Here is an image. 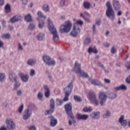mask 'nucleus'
Returning a JSON list of instances; mask_svg holds the SVG:
<instances>
[{
	"mask_svg": "<svg viewBox=\"0 0 130 130\" xmlns=\"http://www.w3.org/2000/svg\"><path fill=\"white\" fill-rule=\"evenodd\" d=\"M119 122L120 123L122 126H126L127 122L126 120H124V116H121L119 119Z\"/></svg>",
	"mask_w": 130,
	"mask_h": 130,
	"instance_id": "nucleus-20",
	"label": "nucleus"
},
{
	"mask_svg": "<svg viewBox=\"0 0 130 130\" xmlns=\"http://www.w3.org/2000/svg\"><path fill=\"white\" fill-rule=\"evenodd\" d=\"M38 16L39 17L38 18L40 19L41 20H45V19H46V16H44L43 13L41 11L38 12Z\"/></svg>",
	"mask_w": 130,
	"mask_h": 130,
	"instance_id": "nucleus-31",
	"label": "nucleus"
},
{
	"mask_svg": "<svg viewBox=\"0 0 130 130\" xmlns=\"http://www.w3.org/2000/svg\"><path fill=\"white\" fill-rule=\"evenodd\" d=\"M21 1L23 5H27V3H28V0H21Z\"/></svg>",
	"mask_w": 130,
	"mask_h": 130,
	"instance_id": "nucleus-59",
	"label": "nucleus"
},
{
	"mask_svg": "<svg viewBox=\"0 0 130 130\" xmlns=\"http://www.w3.org/2000/svg\"><path fill=\"white\" fill-rule=\"evenodd\" d=\"M36 20H38L39 23H38V27L40 29H43V27H44V20L43 19H40L38 18H36Z\"/></svg>",
	"mask_w": 130,
	"mask_h": 130,
	"instance_id": "nucleus-24",
	"label": "nucleus"
},
{
	"mask_svg": "<svg viewBox=\"0 0 130 130\" xmlns=\"http://www.w3.org/2000/svg\"><path fill=\"white\" fill-rule=\"evenodd\" d=\"M18 50H23V46L21 44V43H19L18 45Z\"/></svg>",
	"mask_w": 130,
	"mask_h": 130,
	"instance_id": "nucleus-51",
	"label": "nucleus"
},
{
	"mask_svg": "<svg viewBox=\"0 0 130 130\" xmlns=\"http://www.w3.org/2000/svg\"><path fill=\"white\" fill-rule=\"evenodd\" d=\"M116 97H117V94L113 92H110L108 94V98H109V99H111L112 100H113V99H115Z\"/></svg>",
	"mask_w": 130,
	"mask_h": 130,
	"instance_id": "nucleus-26",
	"label": "nucleus"
},
{
	"mask_svg": "<svg viewBox=\"0 0 130 130\" xmlns=\"http://www.w3.org/2000/svg\"><path fill=\"white\" fill-rule=\"evenodd\" d=\"M21 94H22V90H19L17 91V96H21Z\"/></svg>",
	"mask_w": 130,
	"mask_h": 130,
	"instance_id": "nucleus-57",
	"label": "nucleus"
},
{
	"mask_svg": "<svg viewBox=\"0 0 130 130\" xmlns=\"http://www.w3.org/2000/svg\"><path fill=\"white\" fill-rule=\"evenodd\" d=\"M14 82H15V83L14 89V90H18V88L20 87L21 83H20V82L18 81V80H16Z\"/></svg>",
	"mask_w": 130,
	"mask_h": 130,
	"instance_id": "nucleus-41",
	"label": "nucleus"
},
{
	"mask_svg": "<svg viewBox=\"0 0 130 130\" xmlns=\"http://www.w3.org/2000/svg\"><path fill=\"white\" fill-rule=\"evenodd\" d=\"M27 63L28 66H34L36 63V60L29 59L27 60Z\"/></svg>",
	"mask_w": 130,
	"mask_h": 130,
	"instance_id": "nucleus-37",
	"label": "nucleus"
},
{
	"mask_svg": "<svg viewBox=\"0 0 130 130\" xmlns=\"http://www.w3.org/2000/svg\"><path fill=\"white\" fill-rule=\"evenodd\" d=\"M65 4H66V0H61L60 1V6H61V7H63Z\"/></svg>",
	"mask_w": 130,
	"mask_h": 130,
	"instance_id": "nucleus-52",
	"label": "nucleus"
},
{
	"mask_svg": "<svg viewBox=\"0 0 130 130\" xmlns=\"http://www.w3.org/2000/svg\"><path fill=\"white\" fill-rule=\"evenodd\" d=\"M106 7L107 8L106 12L107 17L110 19L111 21L114 20L115 19V13H114V10H113L112 7H111V3H110L109 2H107Z\"/></svg>",
	"mask_w": 130,
	"mask_h": 130,
	"instance_id": "nucleus-3",
	"label": "nucleus"
},
{
	"mask_svg": "<svg viewBox=\"0 0 130 130\" xmlns=\"http://www.w3.org/2000/svg\"><path fill=\"white\" fill-rule=\"evenodd\" d=\"M43 60L48 66H55V61L52 59L51 58L47 55H44Z\"/></svg>",
	"mask_w": 130,
	"mask_h": 130,
	"instance_id": "nucleus-10",
	"label": "nucleus"
},
{
	"mask_svg": "<svg viewBox=\"0 0 130 130\" xmlns=\"http://www.w3.org/2000/svg\"><path fill=\"white\" fill-rule=\"evenodd\" d=\"M111 52L112 54H115L116 53V48L115 47H112Z\"/></svg>",
	"mask_w": 130,
	"mask_h": 130,
	"instance_id": "nucleus-49",
	"label": "nucleus"
},
{
	"mask_svg": "<svg viewBox=\"0 0 130 130\" xmlns=\"http://www.w3.org/2000/svg\"><path fill=\"white\" fill-rule=\"evenodd\" d=\"M76 117L78 120H87L89 116L88 115H82L80 113H77L76 115Z\"/></svg>",
	"mask_w": 130,
	"mask_h": 130,
	"instance_id": "nucleus-14",
	"label": "nucleus"
},
{
	"mask_svg": "<svg viewBox=\"0 0 130 130\" xmlns=\"http://www.w3.org/2000/svg\"><path fill=\"white\" fill-rule=\"evenodd\" d=\"M96 64L98 67H99V68H101V69H102L103 70H105V67H104V65L102 64L101 62H98Z\"/></svg>",
	"mask_w": 130,
	"mask_h": 130,
	"instance_id": "nucleus-47",
	"label": "nucleus"
},
{
	"mask_svg": "<svg viewBox=\"0 0 130 130\" xmlns=\"http://www.w3.org/2000/svg\"><path fill=\"white\" fill-rule=\"evenodd\" d=\"M48 28L51 33L53 34V40L54 41H57L59 39V36L56 31V29L54 27L53 23L50 21V19H48Z\"/></svg>",
	"mask_w": 130,
	"mask_h": 130,
	"instance_id": "nucleus-2",
	"label": "nucleus"
},
{
	"mask_svg": "<svg viewBox=\"0 0 130 130\" xmlns=\"http://www.w3.org/2000/svg\"><path fill=\"white\" fill-rule=\"evenodd\" d=\"M19 77L21 81L24 82V83H27L29 81V75L27 74L24 75L22 73H20Z\"/></svg>",
	"mask_w": 130,
	"mask_h": 130,
	"instance_id": "nucleus-16",
	"label": "nucleus"
},
{
	"mask_svg": "<svg viewBox=\"0 0 130 130\" xmlns=\"http://www.w3.org/2000/svg\"><path fill=\"white\" fill-rule=\"evenodd\" d=\"M5 4V1L4 0H0V6H3Z\"/></svg>",
	"mask_w": 130,
	"mask_h": 130,
	"instance_id": "nucleus-63",
	"label": "nucleus"
},
{
	"mask_svg": "<svg viewBox=\"0 0 130 130\" xmlns=\"http://www.w3.org/2000/svg\"><path fill=\"white\" fill-rule=\"evenodd\" d=\"M84 8L89 10L91 8V4L88 2H85L83 3Z\"/></svg>",
	"mask_w": 130,
	"mask_h": 130,
	"instance_id": "nucleus-38",
	"label": "nucleus"
},
{
	"mask_svg": "<svg viewBox=\"0 0 130 130\" xmlns=\"http://www.w3.org/2000/svg\"><path fill=\"white\" fill-rule=\"evenodd\" d=\"M5 13L9 14L11 12V6L9 4H7L5 7Z\"/></svg>",
	"mask_w": 130,
	"mask_h": 130,
	"instance_id": "nucleus-34",
	"label": "nucleus"
},
{
	"mask_svg": "<svg viewBox=\"0 0 130 130\" xmlns=\"http://www.w3.org/2000/svg\"><path fill=\"white\" fill-rule=\"evenodd\" d=\"M125 67L127 69V70H130V61H128L125 63Z\"/></svg>",
	"mask_w": 130,
	"mask_h": 130,
	"instance_id": "nucleus-48",
	"label": "nucleus"
},
{
	"mask_svg": "<svg viewBox=\"0 0 130 130\" xmlns=\"http://www.w3.org/2000/svg\"><path fill=\"white\" fill-rule=\"evenodd\" d=\"M104 81H105V83H107V84L110 83V82H111L110 80L107 79V78H105Z\"/></svg>",
	"mask_w": 130,
	"mask_h": 130,
	"instance_id": "nucleus-58",
	"label": "nucleus"
},
{
	"mask_svg": "<svg viewBox=\"0 0 130 130\" xmlns=\"http://www.w3.org/2000/svg\"><path fill=\"white\" fill-rule=\"evenodd\" d=\"M104 46L105 47H109V43H106V44H104Z\"/></svg>",
	"mask_w": 130,
	"mask_h": 130,
	"instance_id": "nucleus-64",
	"label": "nucleus"
},
{
	"mask_svg": "<svg viewBox=\"0 0 130 130\" xmlns=\"http://www.w3.org/2000/svg\"><path fill=\"white\" fill-rule=\"evenodd\" d=\"M83 24H84V22L81 20H78L76 22V23L74 24V29L75 28H79V25H80L81 26H82V25H83Z\"/></svg>",
	"mask_w": 130,
	"mask_h": 130,
	"instance_id": "nucleus-33",
	"label": "nucleus"
},
{
	"mask_svg": "<svg viewBox=\"0 0 130 130\" xmlns=\"http://www.w3.org/2000/svg\"><path fill=\"white\" fill-rule=\"evenodd\" d=\"M74 99L76 102H82V99L80 96L75 95L74 96Z\"/></svg>",
	"mask_w": 130,
	"mask_h": 130,
	"instance_id": "nucleus-39",
	"label": "nucleus"
},
{
	"mask_svg": "<svg viewBox=\"0 0 130 130\" xmlns=\"http://www.w3.org/2000/svg\"><path fill=\"white\" fill-rule=\"evenodd\" d=\"M88 96L89 97V100L92 101L96 106L99 105V101L96 98V93L94 91H90L88 93Z\"/></svg>",
	"mask_w": 130,
	"mask_h": 130,
	"instance_id": "nucleus-9",
	"label": "nucleus"
},
{
	"mask_svg": "<svg viewBox=\"0 0 130 130\" xmlns=\"http://www.w3.org/2000/svg\"><path fill=\"white\" fill-rule=\"evenodd\" d=\"M111 115V113L110 112V111H106L105 114H103V118H109V117Z\"/></svg>",
	"mask_w": 130,
	"mask_h": 130,
	"instance_id": "nucleus-35",
	"label": "nucleus"
},
{
	"mask_svg": "<svg viewBox=\"0 0 130 130\" xmlns=\"http://www.w3.org/2000/svg\"><path fill=\"white\" fill-rule=\"evenodd\" d=\"M29 130H36V127L35 126H30L28 127Z\"/></svg>",
	"mask_w": 130,
	"mask_h": 130,
	"instance_id": "nucleus-55",
	"label": "nucleus"
},
{
	"mask_svg": "<svg viewBox=\"0 0 130 130\" xmlns=\"http://www.w3.org/2000/svg\"><path fill=\"white\" fill-rule=\"evenodd\" d=\"M28 29L29 30H34L35 29V24L34 23H30L28 26Z\"/></svg>",
	"mask_w": 130,
	"mask_h": 130,
	"instance_id": "nucleus-45",
	"label": "nucleus"
},
{
	"mask_svg": "<svg viewBox=\"0 0 130 130\" xmlns=\"http://www.w3.org/2000/svg\"><path fill=\"white\" fill-rule=\"evenodd\" d=\"M93 110V109H92V108H91V107L89 108H87V107H84L83 109V111H84V112H92Z\"/></svg>",
	"mask_w": 130,
	"mask_h": 130,
	"instance_id": "nucleus-43",
	"label": "nucleus"
},
{
	"mask_svg": "<svg viewBox=\"0 0 130 130\" xmlns=\"http://www.w3.org/2000/svg\"><path fill=\"white\" fill-rule=\"evenodd\" d=\"M6 122L7 124L8 128H10V129H14L15 128V124L13 120L6 119Z\"/></svg>",
	"mask_w": 130,
	"mask_h": 130,
	"instance_id": "nucleus-13",
	"label": "nucleus"
},
{
	"mask_svg": "<svg viewBox=\"0 0 130 130\" xmlns=\"http://www.w3.org/2000/svg\"><path fill=\"white\" fill-rule=\"evenodd\" d=\"M4 46V42L0 39V47H3Z\"/></svg>",
	"mask_w": 130,
	"mask_h": 130,
	"instance_id": "nucleus-61",
	"label": "nucleus"
},
{
	"mask_svg": "<svg viewBox=\"0 0 130 130\" xmlns=\"http://www.w3.org/2000/svg\"><path fill=\"white\" fill-rule=\"evenodd\" d=\"M72 26H73V24L71 21L68 20L66 21L64 24H62L60 26V33H69L71 31V29H72Z\"/></svg>",
	"mask_w": 130,
	"mask_h": 130,
	"instance_id": "nucleus-4",
	"label": "nucleus"
},
{
	"mask_svg": "<svg viewBox=\"0 0 130 130\" xmlns=\"http://www.w3.org/2000/svg\"><path fill=\"white\" fill-rule=\"evenodd\" d=\"M30 76L31 77H34V76H35V70L34 69L30 70Z\"/></svg>",
	"mask_w": 130,
	"mask_h": 130,
	"instance_id": "nucleus-50",
	"label": "nucleus"
},
{
	"mask_svg": "<svg viewBox=\"0 0 130 130\" xmlns=\"http://www.w3.org/2000/svg\"><path fill=\"white\" fill-rule=\"evenodd\" d=\"M92 30L93 33H96V25L95 24L92 25Z\"/></svg>",
	"mask_w": 130,
	"mask_h": 130,
	"instance_id": "nucleus-56",
	"label": "nucleus"
},
{
	"mask_svg": "<svg viewBox=\"0 0 130 130\" xmlns=\"http://www.w3.org/2000/svg\"><path fill=\"white\" fill-rule=\"evenodd\" d=\"M49 118H50V126H55L57 123V120L55 119V118L52 116H51L49 117Z\"/></svg>",
	"mask_w": 130,
	"mask_h": 130,
	"instance_id": "nucleus-21",
	"label": "nucleus"
},
{
	"mask_svg": "<svg viewBox=\"0 0 130 130\" xmlns=\"http://www.w3.org/2000/svg\"><path fill=\"white\" fill-rule=\"evenodd\" d=\"M73 70L79 75V77H83L86 78H89L88 74L82 70L81 63H79L78 61L75 62Z\"/></svg>",
	"mask_w": 130,
	"mask_h": 130,
	"instance_id": "nucleus-1",
	"label": "nucleus"
},
{
	"mask_svg": "<svg viewBox=\"0 0 130 130\" xmlns=\"http://www.w3.org/2000/svg\"><path fill=\"white\" fill-rule=\"evenodd\" d=\"M81 32V29H80L79 27H75L74 28V26H73V29L71 32V35L72 36H73V37H76V36H78V34H79Z\"/></svg>",
	"mask_w": 130,
	"mask_h": 130,
	"instance_id": "nucleus-15",
	"label": "nucleus"
},
{
	"mask_svg": "<svg viewBox=\"0 0 130 130\" xmlns=\"http://www.w3.org/2000/svg\"><path fill=\"white\" fill-rule=\"evenodd\" d=\"M90 116H91V117H92V118H95V119H98V118H99V117H100V113H99V112L92 113L90 114Z\"/></svg>",
	"mask_w": 130,
	"mask_h": 130,
	"instance_id": "nucleus-28",
	"label": "nucleus"
},
{
	"mask_svg": "<svg viewBox=\"0 0 130 130\" xmlns=\"http://www.w3.org/2000/svg\"><path fill=\"white\" fill-rule=\"evenodd\" d=\"M89 81L92 85H94L95 86H99V85H101V82L98 80L89 79Z\"/></svg>",
	"mask_w": 130,
	"mask_h": 130,
	"instance_id": "nucleus-23",
	"label": "nucleus"
},
{
	"mask_svg": "<svg viewBox=\"0 0 130 130\" xmlns=\"http://www.w3.org/2000/svg\"><path fill=\"white\" fill-rule=\"evenodd\" d=\"M114 89L116 91H119L120 90H127V87L125 85L122 84L119 86L115 87Z\"/></svg>",
	"mask_w": 130,
	"mask_h": 130,
	"instance_id": "nucleus-25",
	"label": "nucleus"
},
{
	"mask_svg": "<svg viewBox=\"0 0 130 130\" xmlns=\"http://www.w3.org/2000/svg\"><path fill=\"white\" fill-rule=\"evenodd\" d=\"M22 19L23 17H22V16L20 15H15L10 18V21L12 23H17V22L22 20Z\"/></svg>",
	"mask_w": 130,
	"mask_h": 130,
	"instance_id": "nucleus-12",
	"label": "nucleus"
},
{
	"mask_svg": "<svg viewBox=\"0 0 130 130\" xmlns=\"http://www.w3.org/2000/svg\"><path fill=\"white\" fill-rule=\"evenodd\" d=\"M90 43H91V39L89 37L86 38L84 41V44L88 45V44H90Z\"/></svg>",
	"mask_w": 130,
	"mask_h": 130,
	"instance_id": "nucleus-44",
	"label": "nucleus"
},
{
	"mask_svg": "<svg viewBox=\"0 0 130 130\" xmlns=\"http://www.w3.org/2000/svg\"><path fill=\"white\" fill-rule=\"evenodd\" d=\"M45 37V34L43 32H40L39 33L36 37V39L39 41H42L44 40V38Z\"/></svg>",
	"mask_w": 130,
	"mask_h": 130,
	"instance_id": "nucleus-22",
	"label": "nucleus"
},
{
	"mask_svg": "<svg viewBox=\"0 0 130 130\" xmlns=\"http://www.w3.org/2000/svg\"><path fill=\"white\" fill-rule=\"evenodd\" d=\"M84 20L86 22H87V23H90V19L87 18H85V17H84Z\"/></svg>",
	"mask_w": 130,
	"mask_h": 130,
	"instance_id": "nucleus-62",
	"label": "nucleus"
},
{
	"mask_svg": "<svg viewBox=\"0 0 130 130\" xmlns=\"http://www.w3.org/2000/svg\"><path fill=\"white\" fill-rule=\"evenodd\" d=\"M63 100H61L60 99H56V105L58 106H60L62 104V102H63Z\"/></svg>",
	"mask_w": 130,
	"mask_h": 130,
	"instance_id": "nucleus-42",
	"label": "nucleus"
},
{
	"mask_svg": "<svg viewBox=\"0 0 130 130\" xmlns=\"http://www.w3.org/2000/svg\"><path fill=\"white\" fill-rule=\"evenodd\" d=\"M6 80V74L5 73H0V82L2 83Z\"/></svg>",
	"mask_w": 130,
	"mask_h": 130,
	"instance_id": "nucleus-40",
	"label": "nucleus"
},
{
	"mask_svg": "<svg viewBox=\"0 0 130 130\" xmlns=\"http://www.w3.org/2000/svg\"><path fill=\"white\" fill-rule=\"evenodd\" d=\"M44 89L45 91V96L46 98H49L50 95V89L49 87L47 85H44Z\"/></svg>",
	"mask_w": 130,
	"mask_h": 130,
	"instance_id": "nucleus-19",
	"label": "nucleus"
},
{
	"mask_svg": "<svg viewBox=\"0 0 130 130\" xmlns=\"http://www.w3.org/2000/svg\"><path fill=\"white\" fill-rule=\"evenodd\" d=\"M42 10L46 13L49 12L50 8L48 4H44L42 6Z\"/></svg>",
	"mask_w": 130,
	"mask_h": 130,
	"instance_id": "nucleus-29",
	"label": "nucleus"
},
{
	"mask_svg": "<svg viewBox=\"0 0 130 130\" xmlns=\"http://www.w3.org/2000/svg\"><path fill=\"white\" fill-rule=\"evenodd\" d=\"M95 24H96V25H98V26H100V25L101 24V20L100 19L96 20Z\"/></svg>",
	"mask_w": 130,
	"mask_h": 130,
	"instance_id": "nucleus-54",
	"label": "nucleus"
},
{
	"mask_svg": "<svg viewBox=\"0 0 130 130\" xmlns=\"http://www.w3.org/2000/svg\"><path fill=\"white\" fill-rule=\"evenodd\" d=\"M73 88H74L73 82H70L69 85H68L65 88H64L65 96L63 99V101L64 102L69 101V97L71 95V93H72Z\"/></svg>",
	"mask_w": 130,
	"mask_h": 130,
	"instance_id": "nucleus-5",
	"label": "nucleus"
},
{
	"mask_svg": "<svg viewBox=\"0 0 130 130\" xmlns=\"http://www.w3.org/2000/svg\"><path fill=\"white\" fill-rule=\"evenodd\" d=\"M108 95L105 92L101 91L99 94V99H100V104L101 106H104V103L107 101Z\"/></svg>",
	"mask_w": 130,
	"mask_h": 130,
	"instance_id": "nucleus-8",
	"label": "nucleus"
},
{
	"mask_svg": "<svg viewBox=\"0 0 130 130\" xmlns=\"http://www.w3.org/2000/svg\"><path fill=\"white\" fill-rule=\"evenodd\" d=\"M125 81L127 84H130V75L128 76L125 79Z\"/></svg>",
	"mask_w": 130,
	"mask_h": 130,
	"instance_id": "nucleus-53",
	"label": "nucleus"
},
{
	"mask_svg": "<svg viewBox=\"0 0 130 130\" xmlns=\"http://www.w3.org/2000/svg\"><path fill=\"white\" fill-rule=\"evenodd\" d=\"M1 38L2 39H11V34L10 33L4 34L1 35Z\"/></svg>",
	"mask_w": 130,
	"mask_h": 130,
	"instance_id": "nucleus-30",
	"label": "nucleus"
},
{
	"mask_svg": "<svg viewBox=\"0 0 130 130\" xmlns=\"http://www.w3.org/2000/svg\"><path fill=\"white\" fill-rule=\"evenodd\" d=\"M88 53H94L95 54H97L98 53V51L97 50V49H96L95 47L92 48V47H89V48L88 49Z\"/></svg>",
	"mask_w": 130,
	"mask_h": 130,
	"instance_id": "nucleus-27",
	"label": "nucleus"
},
{
	"mask_svg": "<svg viewBox=\"0 0 130 130\" xmlns=\"http://www.w3.org/2000/svg\"><path fill=\"white\" fill-rule=\"evenodd\" d=\"M55 103H54V100L51 99L50 102V109L46 110L45 111V115H48L49 114H52L54 112V108H55Z\"/></svg>",
	"mask_w": 130,
	"mask_h": 130,
	"instance_id": "nucleus-7",
	"label": "nucleus"
},
{
	"mask_svg": "<svg viewBox=\"0 0 130 130\" xmlns=\"http://www.w3.org/2000/svg\"><path fill=\"white\" fill-rule=\"evenodd\" d=\"M23 109H24V105H21L19 108L18 112L19 113H22L23 112Z\"/></svg>",
	"mask_w": 130,
	"mask_h": 130,
	"instance_id": "nucleus-46",
	"label": "nucleus"
},
{
	"mask_svg": "<svg viewBox=\"0 0 130 130\" xmlns=\"http://www.w3.org/2000/svg\"><path fill=\"white\" fill-rule=\"evenodd\" d=\"M9 79L11 82H15L18 80V76L13 72H10L9 73Z\"/></svg>",
	"mask_w": 130,
	"mask_h": 130,
	"instance_id": "nucleus-18",
	"label": "nucleus"
},
{
	"mask_svg": "<svg viewBox=\"0 0 130 130\" xmlns=\"http://www.w3.org/2000/svg\"><path fill=\"white\" fill-rule=\"evenodd\" d=\"M24 19L26 22L27 23L31 22V21H32V17L31 16V14L28 13L27 15H25Z\"/></svg>",
	"mask_w": 130,
	"mask_h": 130,
	"instance_id": "nucleus-32",
	"label": "nucleus"
},
{
	"mask_svg": "<svg viewBox=\"0 0 130 130\" xmlns=\"http://www.w3.org/2000/svg\"><path fill=\"white\" fill-rule=\"evenodd\" d=\"M38 97L39 99H41V98H42V97H43L42 93L39 92L38 94Z\"/></svg>",
	"mask_w": 130,
	"mask_h": 130,
	"instance_id": "nucleus-60",
	"label": "nucleus"
},
{
	"mask_svg": "<svg viewBox=\"0 0 130 130\" xmlns=\"http://www.w3.org/2000/svg\"><path fill=\"white\" fill-rule=\"evenodd\" d=\"M71 119H69V125L71 126V125H72V124H73V125H74V126H76V125H77V122L76 121V120H75V117H74L73 119H71Z\"/></svg>",
	"mask_w": 130,
	"mask_h": 130,
	"instance_id": "nucleus-36",
	"label": "nucleus"
},
{
	"mask_svg": "<svg viewBox=\"0 0 130 130\" xmlns=\"http://www.w3.org/2000/svg\"><path fill=\"white\" fill-rule=\"evenodd\" d=\"M113 7L115 11H118L120 9V4L118 1H113Z\"/></svg>",
	"mask_w": 130,
	"mask_h": 130,
	"instance_id": "nucleus-17",
	"label": "nucleus"
},
{
	"mask_svg": "<svg viewBox=\"0 0 130 130\" xmlns=\"http://www.w3.org/2000/svg\"><path fill=\"white\" fill-rule=\"evenodd\" d=\"M32 115V110L29 109L25 110L22 115V118L24 120H28L30 117Z\"/></svg>",
	"mask_w": 130,
	"mask_h": 130,
	"instance_id": "nucleus-11",
	"label": "nucleus"
},
{
	"mask_svg": "<svg viewBox=\"0 0 130 130\" xmlns=\"http://www.w3.org/2000/svg\"><path fill=\"white\" fill-rule=\"evenodd\" d=\"M64 109L69 118L74 119V114H73V106L71 103H68L64 106Z\"/></svg>",
	"mask_w": 130,
	"mask_h": 130,
	"instance_id": "nucleus-6",
	"label": "nucleus"
}]
</instances>
